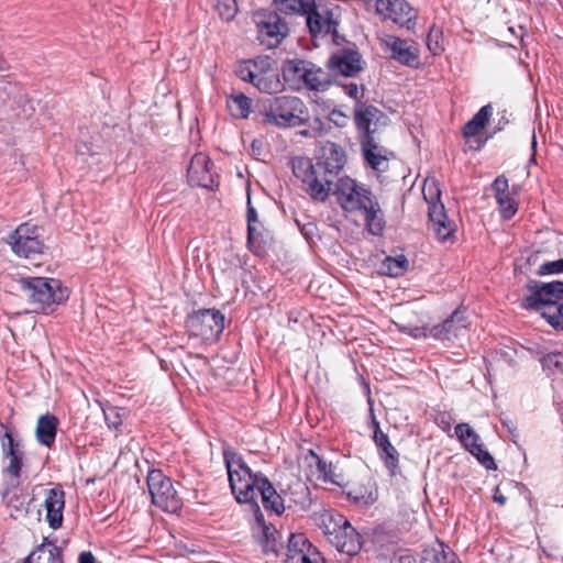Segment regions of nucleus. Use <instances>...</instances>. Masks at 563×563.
Here are the masks:
<instances>
[{
  "label": "nucleus",
  "mask_w": 563,
  "mask_h": 563,
  "mask_svg": "<svg viewBox=\"0 0 563 563\" xmlns=\"http://www.w3.org/2000/svg\"><path fill=\"white\" fill-rule=\"evenodd\" d=\"M409 266V262L404 254L397 256H386L382 264L379 272L383 275L390 277H400L405 275Z\"/></svg>",
  "instance_id": "36"
},
{
  "label": "nucleus",
  "mask_w": 563,
  "mask_h": 563,
  "mask_svg": "<svg viewBox=\"0 0 563 563\" xmlns=\"http://www.w3.org/2000/svg\"><path fill=\"white\" fill-rule=\"evenodd\" d=\"M214 9L219 16L224 21L232 20L238 12L235 0H217Z\"/></svg>",
  "instance_id": "43"
},
{
  "label": "nucleus",
  "mask_w": 563,
  "mask_h": 563,
  "mask_svg": "<svg viewBox=\"0 0 563 563\" xmlns=\"http://www.w3.org/2000/svg\"><path fill=\"white\" fill-rule=\"evenodd\" d=\"M311 75L305 77L303 84L307 88L314 91H324L332 84V75H330L329 70L324 71L322 68L318 67L312 62H309L308 66Z\"/></svg>",
  "instance_id": "34"
},
{
  "label": "nucleus",
  "mask_w": 563,
  "mask_h": 563,
  "mask_svg": "<svg viewBox=\"0 0 563 563\" xmlns=\"http://www.w3.org/2000/svg\"><path fill=\"white\" fill-rule=\"evenodd\" d=\"M312 543L303 533H291L288 539L287 552L303 550L309 548Z\"/></svg>",
  "instance_id": "48"
},
{
  "label": "nucleus",
  "mask_w": 563,
  "mask_h": 563,
  "mask_svg": "<svg viewBox=\"0 0 563 563\" xmlns=\"http://www.w3.org/2000/svg\"><path fill=\"white\" fill-rule=\"evenodd\" d=\"M501 424L503 427H505L508 432L511 434V440L516 443L517 442V438H518V432H517V424L515 421H512L511 419H501Z\"/></svg>",
  "instance_id": "58"
},
{
  "label": "nucleus",
  "mask_w": 563,
  "mask_h": 563,
  "mask_svg": "<svg viewBox=\"0 0 563 563\" xmlns=\"http://www.w3.org/2000/svg\"><path fill=\"white\" fill-rule=\"evenodd\" d=\"M261 123L278 129L296 128L309 122V110L297 96H275L261 103Z\"/></svg>",
  "instance_id": "3"
},
{
  "label": "nucleus",
  "mask_w": 563,
  "mask_h": 563,
  "mask_svg": "<svg viewBox=\"0 0 563 563\" xmlns=\"http://www.w3.org/2000/svg\"><path fill=\"white\" fill-rule=\"evenodd\" d=\"M213 162L201 153L192 156L187 168V178L191 186L213 189L218 186L217 175L212 172Z\"/></svg>",
  "instance_id": "16"
},
{
  "label": "nucleus",
  "mask_w": 563,
  "mask_h": 563,
  "mask_svg": "<svg viewBox=\"0 0 563 563\" xmlns=\"http://www.w3.org/2000/svg\"><path fill=\"white\" fill-rule=\"evenodd\" d=\"M333 195L336 197L338 203L346 212L360 211L375 197L369 187L364 184H358L349 176L338 179Z\"/></svg>",
  "instance_id": "11"
},
{
  "label": "nucleus",
  "mask_w": 563,
  "mask_h": 563,
  "mask_svg": "<svg viewBox=\"0 0 563 563\" xmlns=\"http://www.w3.org/2000/svg\"><path fill=\"white\" fill-rule=\"evenodd\" d=\"M373 441L377 448L378 456L387 468L389 476H396L399 473V452L390 443L388 434H379V438Z\"/></svg>",
  "instance_id": "24"
},
{
  "label": "nucleus",
  "mask_w": 563,
  "mask_h": 563,
  "mask_svg": "<svg viewBox=\"0 0 563 563\" xmlns=\"http://www.w3.org/2000/svg\"><path fill=\"white\" fill-rule=\"evenodd\" d=\"M23 563H63L62 549L53 542L42 543Z\"/></svg>",
  "instance_id": "31"
},
{
  "label": "nucleus",
  "mask_w": 563,
  "mask_h": 563,
  "mask_svg": "<svg viewBox=\"0 0 563 563\" xmlns=\"http://www.w3.org/2000/svg\"><path fill=\"white\" fill-rule=\"evenodd\" d=\"M314 2V0H274L273 5L275 7L274 11H277L279 14L305 15Z\"/></svg>",
  "instance_id": "35"
},
{
  "label": "nucleus",
  "mask_w": 563,
  "mask_h": 563,
  "mask_svg": "<svg viewBox=\"0 0 563 563\" xmlns=\"http://www.w3.org/2000/svg\"><path fill=\"white\" fill-rule=\"evenodd\" d=\"M320 528L339 552L352 556L362 549V536L343 515L324 511L320 516Z\"/></svg>",
  "instance_id": "6"
},
{
  "label": "nucleus",
  "mask_w": 563,
  "mask_h": 563,
  "mask_svg": "<svg viewBox=\"0 0 563 563\" xmlns=\"http://www.w3.org/2000/svg\"><path fill=\"white\" fill-rule=\"evenodd\" d=\"M335 82L345 90V93L350 98L355 99L357 101V100H362V98L364 97V93L358 96V86H357V84H355V82L343 84V82H341L339 80H336Z\"/></svg>",
  "instance_id": "55"
},
{
  "label": "nucleus",
  "mask_w": 563,
  "mask_h": 563,
  "mask_svg": "<svg viewBox=\"0 0 563 563\" xmlns=\"http://www.w3.org/2000/svg\"><path fill=\"white\" fill-rule=\"evenodd\" d=\"M43 233L42 227L24 222L8 236L7 243L16 256L33 258L44 251Z\"/></svg>",
  "instance_id": "10"
},
{
  "label": "nucleus",
  "mask_w": 563,
  "mask_h": 563,
  "mask_svg": "<svg viewBox=\"0 0 563 563\" xmlns=\"http://www.w3.org/2000/svg\"><path fill=\"white\" fill-rule=\"evenodd\" d=\"M423 197L428 203V212H431L432 208L435 206H444L441 201V190L435 180L424 184Z\"/></svg>",
  "instance_id": "41"
},
{
  "label": "nucleus",
  "mask_w": 563,
  "mask_h": 563,
  "mask_svg": "<svg viewBox=\"0 0 563 563\" xmlns=\"http://www.w3.org/2000/svg\"><path fill=\"white\" fill-rule=\"evenodd\" d=\"M303 555H306V549L287 552L286 563H299Z\"/></svg>",
  "instance_id": "60"
},
{
  "label": "nucleus",
  "mask_w": 563,
  "mask_h": 563,
  "mask_svg": "<svg viewBox=\"0 0 563 563\" xmlns=\"http://www.w3.org/2000/svg\"><path fill=\"white\" fill-rule=\"evenodd\" d=\"M314 161L303 156L294 157L291 169L305 185L306 192L313 200L324 202L332 191L334 178L346 164V153L341 145L327 141L318 150Z\"/></svg>",
  "instance_id": "2"
},
{
  "label": "nucleus",
  "mask_w": 563,
  "mask_h": 563,
  "mask_svg": "<svg viewBox=\"0 0 563 563\" xmlns=\"http://www.w3.org/2000/svg\"><path fill=\"white\" fill-rule=\"evenodd\" d=\"M455 434L462 445L488 471H496L497 464L492 454L479 443V435L466 422L456 424Z\"/></svg>",
  "instance_id": "13"
},
{
  "label": "nucleus",
  "mask_w": 563,
  "mask_h": 563,
  "mask_svg": "<svg viewBox=\"0 0 563 563\" xmlns=\"http://www.w3.org/2000/svg\"><path fill=\"white\" fill-rule=\"evenodd\" d=\"M223 461L228 472L232 494L240 504H250L255 514L260 506L256 497L261 495L262 504L267 511L280 516L285 511L284 495L262 472H252L242 455L231 448L223 449Z\"/></svg>",
  "instance_id": "1"
},
{
  "label": "nucleus",
  "mask_w": 563,
  "mask_h": 563,
  "mask_svg": "<svg viewBox=\"0 0 563 563\" xmlns=\"http://www.w3.org/2000/svg\"><path fill=\"white\" fill-rule=\"evenodd\" d=\"M254 229L255 232L253 239L250 241V227H247L246 246L254 255L262 256L266 252V241L264 239L263 225L260 227V224H254Z\"/></svg>",
  "instance_id": "40"
},
{
  "label": "nucleus",
  "mask_w": 563,
  "mask_h": 563,
  "mask_svg": "<svg viewBox=\"0 0 563 563\" xmlns=\"http://www.w3.org/2000/svg\"><path fill=\"white\" fill-rule=\"evenodd\" d=\"M303 16L306 18L308 32L316 46H318V40L329 37L336 46H341L346 42L345 37L338 32L339 21L333 18L332 10L328 8L319 9L314 2Z\"/></svg>",
  "instance_id": "8"
},
{
  "label": "nucleus",
  "mask_w": 563,
  "mask_h": 563,
  "mask_svg": "<svg viewBox=\"0 0 563 563\" xmlns=\"http://www.w3.org/2000/svg\"><path fill=\"white\" fill-rule=\"evenodd\" d=\"M169 477L163 474L161 470H150L146 476V485L148 489V494L156 487L162 486Z\"/></svg>",
  "instance_id": "50"
},
{
  "label": "nucleus",
  "mask_w": 563,
  "mask_h": 563,
  "mask_svg": "<svg viewBox=\"0 0 563 563\" xmlns=\"http://www.w3.org/2000/svg\"><path fill=\"white\" fill-rule=\"evenodd\" d=\"M253 19L257 29V40L267 48L277 47L289 34L288 23L277 11L262 9L254 13Z\"/></svg>",
  "instance_id": "9"
},
{
  "label": "nucleus",
  "mask_w": 563,
  "mask_h": 563,
  "mask_svg": "<svg viewBox=\"0 0 563 563\" xmlns=\"http://www.w3.org/2000/svg\"><path fill=\"white\" fill-rule=\"evenodd\" d=\"M18 287L26 300L35 307L34 311H46L69 297L68 288L56 278L22 277L18 280Z\"/></svg>",
  "instance_id": "5"
},
{
  "label": "nucleus",
  "mask_w": 563,
  "mask_h": 563,
  "mask_svg": "<svg viewBox=\"0 0 563 563\" xmlns=\"http://www.w3.org/2000/svg\"><path fill=\"white\" fill-rule=\"evenodd\" d=\"M255 526L253 527L254 538L262 547L264 555L278 556L279 550L283 545L278 542L279 531L272 525H267L264 515L260 508H255Z\"/></svg>",
  "instance_id": "14"
},
{
  "label": "nucleus",
  "mask_w": 563,
  "mask_h": 563,
  "mask_svg": "<svg viewBox=\"0 0 563 563\" xmlns=\"http://www.w3.org/2000/svg\"><path fill=\"white\" fill-rule=\"evenodd\" d=\"M492 190L501 219L510 220L518 211V201L514 197L515 188L510 191L508 178L505 175H499L494 179Z\"/></svg>",
  "instance_id": "18"
},
{
  "label": "nucleus",
  "mask_w": 563,
  "mask_h": 563,
  "mask_svg": "<svg viewBox=\"0 0 563 563\" xmlns=\"http://www.w3.org/2000/svg\"><path fill=\"white\" fill-rule=\"evenodd\" d=\"M78 563H96L93 554L89 551L79 554Z\"/></svg>",
  "instance_id": "64"
},
{
  "label": "nucleus",
  "mask_w": 563,
  "mask_h": 563,
  "mask_svg": "<svg viewBox=\"0 0 563 563\" xmlns=\"http://www.w3.org/2000/svg\"><path fill=\"white\" fill-rule=\"evenodd\" d=\"M429 221L440 241H448L455 232V223L448 218L444 206H435L428 212Z\"/></svg>",
  "instance_id": "27"
},
{
  "label": "nucleus",
  "mask_w": 563,
  "mask_h": 563,
  "mask_svg": "<svg viewBox=\"0 0 563 563\" xmlns=\"http://www.w3.org/2000/svg\"><path fill=\"white\" fill-rule=\"evenodd\" d=\"M224 314L218 309H199L187 316L186 333L190 339L212 344L219 341L224 330Z\"/></svg>",
  "instance_id": "7"
},
{
  "label": "nucleus",
  "mask_w": 563,
  "mask_h": 563,
  "mask_svg": "<svg viewBox=\"0 0 563 563\" xmlns=\"http://www.w3.org/2000/svg\"><path fill=\"white\" fill-rule=\"evenodd\" d=\"M299 563H325V559L322 556L318 548L311 544L307 548L306 555L299 560Z\"/></svg>",
  "instance_id": "51"
},
{
  "label": "nucleus",
  "mask_w": 563,
  "mask_h": 563,
  "mask_svg": "<svg viewBox=\"0 0 563 563\" xmlns=\"http://www.w3.org/2000/svg\"><path fill=\"white\" fill-rule=\"evenodd\" d=\"M46 520L49 528L56 530L62 527L63 511L65 507V492L60 487L47 490L44 501Z\"/></svg>",
  "instance_id": "21"
},
{
  "label": "nucleus",
  "mask_w": 563,
  "mask_h": 563,
  "mask_svg": "<svg viewBox=\"0 0 563 563\" xmlns=\"http://www.w3.org/2000/svg\"><path fill=\"white\" fill-rule=\"evenodd\" d=\"M151 501L164 511L175 512L180 507V498L174 489L170 478L150 494Z\"/></svg>",
  "instance_id": "23"
},
{
  "label": "nucleus",
  "mask_w": 563,
  "mask_h": 563,
  "mask_svg": "<svg viewBox=\"0 0 563 563\" xmlns=\"http://www.w3.org/2000/svg\"><path fill=\"white\" fill-rule=\"evenodd\" d=\"M369 428L373 429V437H372L373 440H376V438H379V434H385V432H383L382 429H380V423L376 419L373 409H371Z\"/></svg>",
  "instance_id": "57"
},
{
  "label": "nucleus",
  "mask_w": 563,
  "mask_h": 563,
  "mask_svg": "<svg viewBox=\"0 0 563 563\" xmlns=\"http://www.w3.org/2000/svg\"><path fill=\"white\" fill-rule=\"evenodd\" d=\"M360 211L364 213V221L367 231L375 236L383 235L386 221L376 196L373 197L371 202H367L365 208H362Z\"/></svg>",
  "instance_id": "26"
},
{
  "label": "nucleus",
  "mask_w": 563,
  "mask_h": 563,
  "mask_svg": "<svg viewBox=\"0 0 563 563\" xmlns=\"http://www.w3.org/2000/svg\"><path fill=\"white\" fill-rule=\"evenodd\" d=\"M409 334L416 339L428 338V325L415 327L409 331Z\"/></svg>",
  "instance_id": "62"
},
{
  "label": "nucleus",
  "mask_w": 563,
  "mask_h": 563,
  "mask_svg": "<svg viewBox=\"0 0 563 563\" xmlns=\"http://www.w3.org/2000/svg\"><path fill=\"white\" fill-rule=\"evenodd\" d=\"M234 73L241 80L250 82L253 86L255 85V80L258 77L253 69L251 62L247 59L239 62L235 66Z\"/></svg>",
  "instance_id": "44"
},
{
  "label": "nucleus",
  "mask_w": 563,
  "mask_h": 563,
  "mask_svg": "<svg viewBox=\"0 0 563 563\" xmlns=\"http://www.w3.org/2000/svg\"><path fill=\"white\" fill-rule=\"evenodd\" d=\"M316 230H317V225L313 222L303 223L302 227L300 228L301 234L307 240H312L313 239Z\"/></svg>",
  "instance_id": "59"
},
{
  "label": "nucleus",
  "mask_w": 563,
  "mask_h": 563,
  "mask_svg": "<svg viewBox=\"0 0 563 563\" xmlns=\"http://www.w3.org/2000/svg\"><path fill=\"white\" fill-rule=\"evenodd\" d=\"M308 66L309 60L300 58L285 60L282 67V75L285 82L295 86L303 84L305 77L311 75Z\"/></svg>",
  "instance_id": "30"
},
{
  "label": "nucleus",
  "mask_w": 563,
  "mask_h": 563,
  "mask_svg": "<svg viewBox=\"0 0 563 563\" xmlns=\"http://www.w3.org/2000/svg\"><path fill=\"white\" fill-rule=\"evenodd\" d=\"M563 273V258L541 264L537 271L539 276Z\"/></svg>",
  "instance_id": "49"
},
{
  "label": "nucleus",
  "mask_w": 563,
  "mask_h": 563,
  "mask_svg": "<svg viewBox=\"0 0 563 563\" xmlns=\"http://www.w3.org/2000/svg\"><path fill=\"white\" fill-rule=\"evenodd\" d=\"M523 307L539 312L553 329L563 331V303H533V300L525 299Z\"/></svg>",
  "instance_id": "25"
},
{
  "label": "nucleus",
  "mask_w": 563,
  "mask_h": 563,
  "mask_svg": "<svg viewBox=\"0 0 563 563\" xmlns=\"http://www.w3.org/2000/svg\"><path fill=\"white\" fill-rule=\"evenodd\" d=\"M435 421L443 431L449 432L451 430V416L446 412H441L438 415Z\"/></svg>",
  "instance_id": "56"
},
{
  "label": "nucleus",
  "mask_w": 563,
  "mask_h": 563,
  "mask_svg": "<svg viewBox=\"0 0 563 563\" xmlns=\"http://www.w3.org/2000/svg\"><path fill=\"white\" fill-rule=\"evenodd\" d=\"M309 128L313 130L316 136H319L323 132V122L317 117L309 123Z\"/></svg>",
  "instance_id": "61"
},
{
  "label": "nucleus",
  "mask_w": 563,
  "mask_h": 563,
  "mask_svg": "<svg viewBox=\"0 0 563 563\" xmlns=\"http://www.w3.org/2000/svg\"><path fill=\"white\" fill-rule=\"evenodd\" d=\"M428 336H431L437 340H446L449 339V335L445 331V325L442 323L434 324L432 327L428 325Z\"/></svg>",
  "instance_id": "54"
},
{
  "label": "nucleus",
  "mask_w": 563,
  "mask_h": 563,
  "mask_svg": "<svg viewBox=\"0 0 563 563\" xmlns=\"http://www.w3.org/2000/svg\"><path fill=\"white\" fill-rule=\"evenodd\" d=\"M246 196H247L246 222H247V227H250V241H252L254 232H255L254 224H260V227H262V222H260L257 211L254 208V206L252 205L250 187H247Z\"/></svg>",
  "instance_id": "45"
},
{
  "label": "nucleus",
  "mask_w": 563,
  "mask_h": 563,
  "mask_svg": "<svg viewBox=\"0 0 563 563\" xmlns=\"http://www.w3.org/2000/svg\"><path fill=\"white\" fill-rule=\"evenodd\" d=\"M278 488L288 498L297 510L308 511L312 505L311 490L309 486L298 476L290 475L287 484H278Z\"/></svg>",
  "instance_id": "17"
},
{
  "label": "nucleus",
  "mask_w": 563,
  "mask_h": 563,
  "mask_svg": "<svg viewBox=\"0 0 563 563\" xmlns=\"http://www.w3.org/2000/svg\"><path fill=\"white\" fill-rule=\"evenodd\" d=\"M460 316H461V311L459 309H456L451 313L450 317H448L442 322V324L445 325V331H446V334L449 335V338L451 336V334L456 335V329H455L454 324L456 321L460 322L462 320V318Z\"/></svg>",
  "instance_id": "52"
},
{
  "label": "nucleus",
  "mask_w": 563,
  "mask_h": 563,
  "mask_svg": "<svg viewBox=\"0 0 563 563\" xmlns=\"http://www.w3.org/2000/svg\"><path fill=\"white\" fill-rule=\"evenodd\" d=\"M493 114V107L490 103L483 106L475 115L468 120L463 129V136L465 139H471L477 136L481 130H483Z\"/></svg>",
  "instance_id": "33"
},
{
  "label": "nucleus",
  "mask_w": 563,
  "mask_h": 563,
  "mask_svg": "<svg viewBox=\"0 0 563 563\" xmlns=\"http://www.w3.org/2000/svg\"><path fill=\"white\" fill-rule=\"evenodd\" d=\"M376 11L408 30L416 24L417 13L406 0H377Z\"/></svg>",
  "instance_id": "15"
},
{
  "label": "nucleus",
  "mask_w": 563,
  "mask_h": 563,
  "mask_svg": "<svg viewBox=\"0 0 563 563\" xmlns=\"http://www.w3.org/2000/svg\"><path fill=\"white\" fill-rule=\"evenodd\" d=\"M2 499L9 507H12L18 511H21L24 508L25 496L20 495L16 492H11L9 488L3 492Z\"/></svg>",
  "instance_id": "47"
},
{
  "label": "nucleus",
  "mask_w": 563,
  "mask_h": 563,
  "mask_svg": "<svg viewBox=\"0 0 563 563\" xmlns=\"http://www.w3.org/2000/svg\"><path fill=\"white\" fill-rule=\"evenodd\" d=\"M443 32L440 26L432 25L427 35V46L433 55H439L444 51L442 46Z\"/></svg>",
  "instance_id": "42"
},
{
  "label": "nucleus",
  "mask_w": 563,
  "mask_h": 563,
  "mask_svg": "<svg viewBox=\"0 0 563 563\" xmlns=\"http://www.w3.org/2000/svg\"><path fill=\"white\" fill-rule=\"evenodd\" d=\"M247 60L251 62V65L257 76H260L261 74H265L268 70L275 69L273 67V65L275 64V60L268 56H257L253 59H247Z\"/></svg>",
  "instance_id": "46"
},
{
  "label": "nucleus",
  "mask_w": 563,
  "mask_h": 563,
  "mask_svg": "<svg viewBox=\"0 0 563 563\" xmlns=\"http://www.w3.org/2000/svg\"><path fill=\"white\" fill-rule=\"evenodd\" d=\"M396 562L397 563H420V556L419 554L412 552L409 549L401 550L396 555Z\"/></svg>",
  "instance_id": "53"
},
{
  "label": "nucleus",
  "mask_w": 563,
  "mask_h": 563,
  "mask_svg": "<svg viewBox=\"0 0 563 563\" xmlns=\"http://www.w3.org/2000/svg\"><path fill=\"white\" fill-rule=\"evenodd\" d=\"M539 362L541 363L542 369L548 375L563 374V353L562 352H550L547 354H540Z\"/></svg>",
  "instance_id": "38"
},
{
  "label": "nucleus",
  "mask_w": 563,
  "mask_h": 563,
  "mask_svg": "<svg viewBox=\"0 0 563 563\" xmlns=\"http://www.w3.org/2000/svg\"><path fill=\"white\" fill-rule=\"evenodd\" d=\"M1 449L3 459L9 462L3 472L14 478H19L24 457L21 443L13 438L10 431H5L1 438Z\"/></svg>",
  "instance_id": "19"
},
{
  "label": "nucleus",
  "mask_w": 563,
  "mask_h": 563,
  "mask_svg": "<svg viewBox=\"0 0 563 563\" xmlns=\"http://www.w3.org/2000/svg\"><path fill=\"white\" fill-rule=\"evenodd\" d=\"M254 87H256L261 92L273 95L280 91L284 88V85L279 80L277 69H273L265 74H261L256 78Z\"/></svg>",
  "instance_id": "37"
},
{
  "label": "nucleus",
  "mask_w": 563,
  "mask_h": 563,
  "mask_svg": "<svg viewBox=\"0 0 563 563\" xmlns=\"http://www.w3.org/2000/svg\"><path fill=\"white\" fill-rule=\"evenodd\" d=\"M305 461L308 463L309 467L316 465L317 471L319 473L318 478L322 479L324 483H331L343 487L344 477L342 474H336V466L332 462H327L322 456L317 454L313 450H308Z\"/></svg>",
  "instance_id": "22"
},
{
  "label": "nucleus",
  "mask_w": 563,
  "mask_h": 563,
  "mask_svg": "<svg viewBox=\"0 0 563 563\" xmlns=\"http://www.w3.org/2000/svg\"><path fill=\"white\" fill-rule=\"evenodd\" d=\"M527 289L531 295L526 297V300H533V303H563V282L554 280L551 283H541L530 280L527 284Z\"/></svg>",
  "instance_id": "20"
},
{
  "label": "nucleus",
  "mask_w": 563,
  "mask_h": 563,
  "mask_svg": "<svg viewBox=\"0 0 563 563\" xmlns=\"http://www.w3.org/2000/svg\"><path fill=\"white\" fill-rule=\"evenodd\" d=\"M419 556L420 563H461L443 542H439L437 547L424 548Z\"/></svg>",
  "instance_id": "32"
},
{
  "label": "nucleus",
  "mask_w": 563,
  "mask_h": 563,
  "mask_svg": "<svg viewBox=\"0 0 563 563\" xmlns=\"http://www.w3.org/2000/svg\"><path fill=\"white\" fill-rule=\"evenodd\" d=\"M232 106H229L231 113L235 118L246 119L251 113L252 100L243 92L231 96Z\"/></svg>",
  "instance_id": "39"
},
{
  "label": "nucleus",
  "mask_w": 563,
  "mask_h": 563,
  "mask_svg": "<svg viewBox=\"0 0 563 563\" xmlns=\"http://www.w3.org/2000/svg\"><path fill=\"white\" fill-rule=\"evenodd\" d=\"M493 500L500 506H505L507 503V497L501 493L499 486H496L493 493Z\"/></svg>",
  "instance_id": "63"
},
{
  "label": "nucleus",
  "mask_w": 563,
  "mask_h": 563,
  "mask_svg": "<svg viewBox=\"0 0 563 563\" xmlns=\"http://www.w3.org/2000/svg\"><path fill=\"white\" fill-rule=\"evenodd\" d=\"M58 419L52 413H45L38 417L35 435L40 444L52 448L55 443Z\"/></svg>",
  "instance_id": "29"
},
{
  "label": "nucleus",
  "mask_w": 563,
  "mask_h": 563,
  "mask_svg": "<svg viewBox=\"0 0 563 563\" xmlns=\"http://www.w3.org/2000/svg\"><path fill=\"white\" fill-rule=\"evenodd\" d=\"M365 60L355 44L340 47L331 53L325 67L334 81L339 77L354 78L365 68Z\"/></svg>",
  "instance_id": "12"
},
{
  "label": "nucleus",
  "mask_w": 563,
  "mask_h": 563,
  "mask_svg": "<svg viewBox=\"0 0 563 563\" xmlns=\"http://www.w3.org/2000/svg\"><path fill=\"white\" fill-rule=\"evenodd\" d=\"M382 118H386V115L377 107L362 100L355 102L354 124L358 134L362 155L364 161L375 170H378L380 164L387 161V156L383 154L386 148L378 145L375 139L376 129H372L373 122H378Z\"/></svg>",
  "instance_id": "4"
},
{
  "label": "nucleus",
  "mask_w": 563,
  "mask_h": 563,
  "mask_svg": "<svg viewBox=\"0 0 563 563\" xmlns=\"http://www.w3.org/2000/svg\"><path fill=\"white\" fill-rule=\"evenodd\" d=\"M387 45L391 51L390 57L400 64L413 67L419 63L418 49L408 45L406 40L393 36Z\"/></svg>",
  "instance_id": "28"
}]
</instances>
